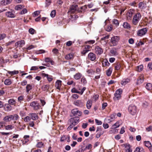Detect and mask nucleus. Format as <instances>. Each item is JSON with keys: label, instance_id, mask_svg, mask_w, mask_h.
Returning <instances> with one entry per match:
<instances>
[{"label": "nucleus", "instance_id": "obj_1", "mask_svg": "<svg viewBox=\"0 0 152 152\" xmlns=\"http://www.w3.org/2000/svg\"><path fill=\"white\" fill-rule=\"evenodd\" d=\"M69 121L71 124L67 129L68 131L70 130L74 126L77 124L79 122V119L78 117H75L70 118Z\"/></svg>", "mask_w": 152, "mask_h": 152}, {"label": "nucleus", "instance_id": "obj_2", "mask_svg": "<svg viewBox=\"0 0 152 152\" xmlns=\"http://www.w3.org/2000/svg\"><path fill=\"white\" fill-rule=\"evenodd\" d=\"M141 18V15L140 13L135 14L133 17L132 23L134 25H137Z\"/></svg>", "mask_w": 152, "mask_h": 152}, {"label": "nucleus", "instance_id": "obj_3", "mask_svg": "<svg viewBox=\"0 0 152 152\" xmlns=\"http://www.w3.org/2000/svg\"><path fill=\"white\" fill-rule=\"evenodd\" d=\"M122 91V90L121 88H119L116 90L114 94V97L113 98L114 100H117L120 99Z\"/></svg>", "mask_w": 152, "mask_h": 152}, {"label": "nucleus", "instance_id": "obj_4", "mask_svg": "<svg viewBox=\"0 0 152 152\" xmlns=\"http://www.w3.org/2000/svg\"><path fill=\"white\" fill-rule=\"evenodd\" d=\"M128 110L130 114L132 115H134L137 112L136 107L133 104H131L128 107Z\"/></svg>", "mask_w": 152, "mask_h": 152}, {"label": "nucleus", "instance_id": "obj_5", "mask_svg": "<svg viewBox=\"0 0 152 152\" xmlns=\"http://www.w3.org/2000/svg\"><path fill=\"white\" fill-rule=\"evenodd\" d=\"M119 39L120 38L118 36H114L112 37L111 39V42L113 44V46L116 45Z\"/></svg>", "mask_w": 152, "mask_h": 152}, {"label": "nucleus", "instance_id": "obj_6", "mask_svg": "<svg viewBox=\"0 0 152 152\" xmlns=\"http://www.w3.org/2000/svg\"><path fill=\"white\" fill-rule=\"evenodd\" d=\"M148 31L146 28H142L137 31V35L139 36H142L145 34Z\"/></svg>", "mask_w": 152, "mask_h": 152}, {"label": "nucleus", "instance_id": "obj_7", "mask_svg": "<svg viewBox=\"0 0 152 152\" xmlns=\"http://www.w3.org/2000/svg\"><path fill=\"white\" fill-rule=\"evenodd\" d=\"M30 106L33 107L34 110H37L40 107L39 103L37 101H34L31 102L30 104Z\"/></svg>", "mask_w": 152, "mask_h": 152}, {"label": "nucleus", "instance_id": "obj_8", "mask_svg": "<svg viewBox=\"0 0 152 152\" xmlns=\"http://www.w3.org/2000/svg\"><path fill=\"white\" fill-rule=\"evenodd\" d=\"M116 114L113 113L110 116L107 117L105 119V121L108 123L113 121L115 119Z\"/></svg>", "mask_w": 152, "mask_h": 152}, {"label": "nucleus", "instance_id": "obj_9", "mask_svg": "<svg viewBox=\"0 0 152 152\" xmlns=\"http://www.w3.org/2000/svg\"><path fill=\"white\" fill-rule=\"evenodd\" d=\"M118 54V53L115 48L111 49L110 51L109 55L111 56H115Z\"/></svg>", "mask_w": 152, "mask_h": 152}, {"label": "nucleus", "instance_id": "obj_10", "mask_svg": "<svg viewBox=\"0 0 152 152\" xmlns=\"http://www.w3.org/2000/svg\"><path fill=\"white\" fill-rule=\"evenodd\" d=\"M71 112L74 116H81L82 114V112L79 111L77 109H74L72 110Z\"/></svg>", "mask_w": 152, "mask_h": 152}, {"label": "nucleus", "instance_id": "obj_11", "mask_svg": "<svg viewBox=\"0 0 152 152\" xmlns=\"http://www.w3.org/2000/svg\"><path fill=\"white\" fill-rule=\"evenodd\" d=\"M77 6L76 4H73L72 5L70 8L68 12L70 13H73L75 11L77 10Z\"/></svg>", "mask_w": 152, "mask_h": 152}, {"label": "nucleus", "instance_id": "obj_12", "mask_svg": "<svg viewBox=\"0 0 152 152\" xmlns=\"http://www.w3.org/2000/svg\"><path fill=\"white\" fill-rule=\"evenodd\" d=\"M25 44V42L24 40L18 41L15 43V46L17 47H22Z\"/></svg>", "mask_w": 152, "mask_h": 152}, {"label": "nucleus", "instance_id": "obj_13", "mask_svg": "<svg viewBox=\"0 0 152 152\" xmlns=\"http://www.w3.org/2000/svg\"><path fill=\"white\" fill-rule=\"evenodd\" d=\"M89 59L91 61H94L96 59V56L95 54L92 53H90L88 55Z\"/></svg>", "mask_w": 152, "mask_h": 152}, {"label": "nucleus", "instance_id": "obj_14", "mask_svg": "<svg viewBox=\"0 0 152 152\" xmlns=\"http://www.w3.org/2000/svg\"><path fill=\"white\" fill-rule=\"evenodd\" d=\"M95 51L97 54L100 55L103 53V50L102 48L99 46H97L95 48Z\"/></svg>", "mask_w": 152, "mask_h": 152}, {"label": "nucleus", "instance_id": "obj_15", "mask_svg": "<svg viewBox=\"0 0 152 152\" xmlns=\"http://www.w3.org/2000/svg\"><path fill=\"white\" fill-rule=\"evenodd\" d=\"M124 146L126 148L125 152H132V149L131 148L130 145L129 144H125Z\"/></svg>", "mask_w": 152, "mask_h": 152}, {"label": "nucleus", "instance_id": "obj_16", "mask_svg": "<svg viewBox=\"0 0 152 152\" xmlns=\"http://www.w3.org/2000/svg\"><path fill=\"white\" fill-rule=\"evenodd\" d=\"M12 0H2L1 1L0 4L1 5L5 6L10 4Z\"/></svg>", "mask_w": 152, "mask_h": 152}, {"label": "nucleus", "instance_id": "obj_17", "mask_svg": "<svg viewBox=\"0 0 152 152\" xmlns=\"http://www.w3.org/2000/svg\"><path fill=\"white\" fill-rule=\"evenodd\" d=\"M144 81V76L143 75H141L138 77L137 80V84L139 85L141 84Z\"/></svg>", "mask_w": 152, "mask_h": 152}, {"label": "nucleus", "instance_id": "obj_18", "mask_svg": "<svg viewBox=\"0 0 152 152\" xmlns=\"http://www.w3.org/2000/svg\"><path fill=\"white\" fill-rule=\"evenodd\" d=\"M42 75L44 77H46L48 80L49 82L51 81L53 79L52 76L51 75H48V74H46L43 73L42 74Z\"/></svg>", "mask_w": 152, "mask_h": 152}, {"label": "nucleus", "instance_id": "obj_19", "mask_svg": "<svg viewBox=\"0 0 152 152\" xmlns=\"http://www.w3.org/2000/svg\"><path fill=\"white\" fill-rule=\"evenodd\" d=\"M29 115L33 120H35L38 118V116L35 113H30Z\"/></svg>", "mask_w": 152, "mask_h": 152}, {"label": "nucleus", "instance_id": "obj_20", "mask_svg": "<svg viewBox=\"0 0 152 152\" xmlns=\"http://www.w3.org/2000/svg\"><path fill=\"white\" fill-rule=\"evenodd\" d=\"M61 81L59 80H58L56 82L55 86L59 90L60 89V88L61 85Z\"/></svg>", "mask_w": 152, "mask_h": 152}, {"label": "nucleus", "instance_id": "obj_21", "mask_svg": "<svg viewBox=\"0 0 152 152\" xmlns=\"http://www.w3.org/2000/svg\"><path fill=\"white\" fill-rule=\"evenodd\" d=\"M74 104L77 106L82 107L83 105V103L81 100H78L74 102Z\"/></svg>", "mask_w": 152, "mask_h": 152}, {"label": "nucleus", "instance_id": "obj_22", "mask_svg": "<svg viewBox=\"0 0 152 152\" xmlns=\"http://www.w3.org/2000/svg\"><path fill=\"white\" fill-rule=\"evenodd\" d=\"M144 143L145 146L148 148L151 151H152V145L151 143L148 141H145Z\"/></svg>", "mask_w": 152, "mask_h": 152}, {"label": "nucleus", "instance_id": "obj_23", "mask_svg": "<svg viewBox=\"0 0 152 152\" xmlns=\"http://www.w3.org/2000/svg\"><path fill=\"white\" fill-rule=\"evenodd\" d=\"M6 15L9 18H13L15 17V15L14 13L10 11H8L6 13Z\"/></svg>", "mask_w": 152, "mask_h": 152}, {"label": "nucleus", "instance_id": "obj_24", "mask_svg": "<svg viewBox=\"0 0 152 152\" xmlns=\"http://www.w3.org/2000/svg\"><path fill=\"white\" fill-rule=\"evenodd\" d=\"M29 137V136L28 135H26L24 136V140L22 141L23 145L26 144L29 141L28 138Z\"/></svg>", "mask_w": 152, "mask_h": 152}, {"label": "nucleus", "instance_id": "obj_25", "mask_svg": "<svg viewBox=\"0 0 152 152\" xmlns=\"http://www.w3.org/2000/svg\"><path fill=\"white\" fill-rule=\"evenodd\" d=\"M92 101L90 100H88L86 102V107L88 109H90L91 107L92 104Z\"/></svg>", "mask_w": 152, "mask_h": 152}, {"label": "nucleus", "instance_id": "obj_26", "mask_svg": "<svg viewBox=\"0 0 152 152\" xmlns=\"http://www.w3.org/2000/svg\"><path fill=\"white\" fill-rule=\"evenodd\" d=\"M73 54L72 53H70L66 55L65 57V58L67 60H69L73 58Z\"/></svg>", "mask_w": 152, "mask_h": 152}, {"label": "nucleus", "instance_id": "obj_27", "mask_svg": "<svg viewBox=\"0 0 152 152\" xmlns=\"http://www.w3.org/2000/svg\"><path fill=\"white\" fill-rule=\"evenodd\" d=\"M121 124L119 121H117L116 123L112 126V128L113 129H115L118 127Z\"/></svg>", "mask_w": 152, "mask_h": 152}, {"label": "nucleus", "instance_id": "obj_28", "mask_svg": "<svg viewBox=\"0 0 152 152\" xmlns=\"http://www.w3.org/2000/svg\"><path fill=\"white\" fill-rule=\"evenodd\" d=\"M81 76L82 74L80 73H78L74 75V78L76 80H78L80 79Z\"/></svg>", "mask_w": 152, "mask_h": 152}, {"label": "nucleus", "instance_id": "obj_29", "mask_svg": "<svg viewBox=\"0 0 152 152\" xmlns=\"http://www.w3.org/2000/svg\"><path fill=\"white\" fill-rule=\"evenodd\" d=\"M129 81V79L128 78L126 79H123V80L121 81V84L122 85H125L127 83H128Z\"/></svg>", "mask_w": 152, "mask_h": 152}, {"label": "nucleus", "instance_id": "obj_30", "mask_svg": "<svg viewBox=\"0 0 152 152\" xmlns=\"http://www.w3.org/2000/svg\"><path fill=\"white\" fill-rule=\"evenodd\" d=\"M4 120L6 122H9L12 120L11 115H7L4 117Z\"/></svg>", "mask_w": 152, "mask_h": 152}, {"label": "nucleus", "instance_id": "obj_31", "mask_svg": "<svg viewBox=\"0 0 152 152\" xmlns=\"http://www.w3.org/2000/svg\"><path fill=\"white\" fill-rule=\"evenodd\" d=\"M12 83L11 80L9 79H6L4 82V84L6 85H10Z\"/></svg>", "mask_w": 152, "mask_h": 152}, {"label": "nucleus", "instance_id": "obj_32", "mask_svg": "<svg viewBox=\"0 0 152 152\" xmlns=\"http://www.w3.org/2000/svg\"><path fill=\"white\" fill-rule=\"evenodd\" d=\"M113 68L112 67H110L106 71V75L108 76H110L111 75Z\"/></svg>", "mask_w": 152, "mask_h": 152}, {"label": "nucleus", "instance_id": "obj_33", "mask_svg": "<svg viewBox=\"0 0 152 152\" xmlns=\"http://www.w3.org/2000/svg\"><path fill=\"white\" fill-rule=\"evenodd\" d=\"M35 48V47L33 45H31L29 46H27L26 47L24 48V51H26V50H31L32 49L34 48Z\"/></svg>", "mask_w": 152, "mask_h": 152}, {"label": "nucleus", "instance_id": "obj_34", "mask_svg": "<svg viewBox=\"0 0 152 152\" xmlns=\"http://www.w3.org/2000/svg\"><path fill=\"white\" fill-rule=\"evenodd\" d=\"M123 27L127 29H129L130 28V25L127 22H124L123 25Z\"/></svg>", "mask_w": 152, "mask_h": 152}, {"label": "nucleus", "instance_id": "obj_35", "mask_svg": "<svg viewBox=\"0 0 152 152\" xmlns=\"http://www.w3.org/2000/svg\"><path fill=\"white\" fill-rule=\"evenodd\" d=\"M50 86L49 85H44L42 87V89L44 91H47L50 87Z\"/></svg>", "mask_w": 152, "mask_h": 152}, {"label": "nucleus", "instance_id": "obj_36", "mask_svg": "<svg viewBox=\"0 0 152 152\" xmlns=\"http://www.w3.org/2000/svg\"><path fill=\"white\" fill-rule=\"evenodd\" d=\"M146 89L148 90H150L152 89V84L150 83H147L145 86Z\"/></svg>", "mask_w": 152, "mask_h": 152}, {"label": "nucleus", "instance_id": "obj_37", "mask_svg": "<svg viewBox=\"0 0 152 152\" xmlns=\"http://www.w3.org/2000/svg\"><path fill=\"white\" fill-rule=\"evenodd\" d=\"M8 73H9V74L10 75H16L19 73V71H16V70H14V71H8Z\"/></svg>", "mask_w": 152, "mask_h": 152}, {"label": "nucleus", "instance_id": "obj_38", "mask_svg": "<svg viewBox=\"0 0 152 152\" xmlns=\"http://www.w3.org/2000/svg\"><path fill=\"white\" fill-rule=\"evenodd\" d=\"M12 120L15 121L18 119L19 118L17 114L11 115Z\"/></svg>", "mask_w": 152, "mask_h": 152}, {"label": "nucleus", "instance_id": "obj_39", "mask_svg": "<svg viewBox=\"0 0 152 152\" xmlns=\"http://www.w3.org/2000/svg\"><path fill=\"white\" fill-rule=\"evenodd\" d=\"M5 111H10L12 109L11 106L9 104H7L5 105V107L4 108Z\"/></svg>", "mask_w": 152, "mask_h": 152}, {"label": "nucleus", "instance_id": "obj_40", "mask_svg": "<svg viewBox=\"0 0 152 152\" xmlns=\"http://www.w3.org/2000/svg\"><path fill=\"white\" fill-rule=\"evenodd\" d=\"M143 69V66L142 65H141L137 67L136 70L138 72H140L142 71Z\"/></svg>", "mask_w": 152, "mask_h": 152}, {"label": "nucleus", "instance_id": "obj_41", "mask_svg": "<svg viewBox=\"0 0 152 152\" xmlns=\"http://www.w3.org/2000/svg\"><path fill=\"white\" fill-rule=\"evenodd\" d=\"M9 104L11 105H14L15 104V101L13 99H11L8 101Z\"/></svg>", "mask_w": 152, "mask_h": 152}, {"label": "nucleus", "instance_id": "obj_42", "mask_svg": "<svg viewBox=\"0 0 152 152\" xmlns=\"http://www.w3.org/2000/svg\"><path fill=\"white\" fill-rule=\"evenodd\" d=\"M102 64L103 66H109L110 64L107 60L104 61Z\"/></svg>", "mask_w": 152, "mask_h": 152}, {"label": "nucleus", "instance_id": "obj_43", "mask_svg": "<svg viewBox=\"0 0 152 152\" xmlns=\"http://www.w3.org/2000/svg\"><path fill=\"white\" fill-rule=\"evenodd\" d=\"M23 7V6L21 4L18 5L15 7V9L16 10H20L21 8Z\"/></svg>", "mask_w": 152, "mask_h": 152}, {"label": "nucleus", "instance_id": "obj_44", "mask_svg": "<svg viewBox=\"0 0 152 152\" xmlns=\"http://www.w3.org/2000/svg\"><path fill=\"white\" fill-rule=\"evenodd\" d=\"M44 145L43 143L41 142H38L36 145V146L38 148H42Z\"/></svg>", "mask_w": 152, "mask_h": 152}, {"label": "nucleus", "instance_id": "obj_45", "mask_svg": "<svg viewBox=\"0 0 152 152\" xmlns=\"http://www.w3.org/2000/svg\"><path fill=\"white\" fill-rule=\"evenodd\" d=\"M26 92L28 93L30 90L32 89V87L30 84H28L26 86Z\"/></svg>", "mask_w": 152, "mask_h": 152}, {"label": "nucleus", "instance_id": "obj_46", "mask_svg": "<svg viewBox=\"0 0 152 152\" xmlns=\"http://www.w3.org/2000/svg\"><path fill=\"white\" fill-rule=\"evenodd\" d=\"M4 63V60L2 58L0 57V67H4V66L3 65Z\"/></svg>", "mask_w": 152, "mask_h": 152}, {"label": "nucleus", "instance_id": "obj_47", "mask_svg": "<svg viewBox=\"0 0 152 152\" xmlns=\"http://www.w3.org/2000/svg\"><path fill=\"white\" fill-rule=\"evenodd\" d=\"M113 29V26L111 25H109L107 26V28H106V30L108 32L110 31Z\"/></svg>", "mask_w": 152, "mask_h": 152}, {"label": "nucleus", "instance_id": "obj_48", "mask_svg": "<svg viewBox=\"0 0 152 152\" xmlns=\"http://www.w3.org/2000/svg\"><path fill=\"white\" fill-rule=\"evenodd\" d=\"M81 83L84 84V85H86L87 83V81L86 80V78L83 77L81 79Z\"/></svg>", "mask_w": 152, "mask_h": 152}, {"label": "nucleus", "instance_id": "obj_49", "mask_svg": "<svg viewBox=\"0 0 152 152\" xmlns=\"http://www.w3.org/2000/svg\"><path fill=\"white\" fill-rule=\"evenodd\" d=\"M71 92L72 93H76L77 94H80V91L76 89L75 88H74L71 90Z\"/></svg>", "mask_w": 152, "mask_h": 152}, {"label": "nucleus", "instance_id": "obj_50", "mask_svg": "<svg viewBox=\"0 0 152 152\" xmlns=\"http://www.w3.org/2000/svg\"><path fill=\"white\" fill-rule=\"evenodd\" d=\"M56 14V11L55 10H54L52 11L50 14V15L51 17L54 18Z\"/></svg>", "mask_w": 152, "mask_h": 152}, {"label": "nucleus", "instance_id": "obj_51", "mask_svg": "<svg viewBox=\"0 0 152 152\" xmlns=\"http://www.w3.org/2000/svg\"><path fill=\"white\" fill-rule=\"evenodd\" d=\"M99 97V96L97 94L94 95L93 97V100H94V101L96 102L98 99Z\"/></svg>", "mask_w": 152, "mask_h": 152}, {"label": "nucleus", "instance_id": "obj_52", "mask_svg": "<svg viewBox=\"0 0 152 152\" xmlns=\"http://www.w3.org/2000/svg\"><path fill=\"white\" fill-rule=\"evenodd\" d=\"M136 151H138V152H145L143 149L142 148L137 147L136 148Z\"/></svg>", "mask_w": 152, "mask_h": 152}, {"label": "nucleus", "instance_id": "obj_53", "mask_svg": "<svg viewBox=\"0 0 152 152\" xmlns=\"http://www.w3.org/2000/svg\"><path fill=\"white\" fill-rule=\"evenodd\" d=\"M13 127L12 125H8L5 127V129L7 130H10L12 129Z\"/></svg>", "mask_w": 152, "mask_h": 152}, {"label": "nucleus", "instance_id": "obj_54", "mask_svg": "<svg viewBox=\"0 0 152 152\" xmlns=\"http://www.w3.org/2000/svg\"><path fill=\"white\" fill-rule=\"evenodd\" d=\"M67 139V136L63 135L61 138L60 141L61 142H63Z\"/></svg>", "mask_w": 152, "mask_h": 152}, {"label": "nucleus", "instance_id": "obj_55", "mask_svg": "<svg viewBox=\"0 0 152 152\" xmlns=\"http://www.w3.org/2000/svg\"><path fill=\"white\" fill-rule=\"evenodd\" d=\"M85 147L87 149L90 150L92 148V146L91 144H88Z\"/></svg>", "mask_w": 152, "mask_h": 152}, {"label": "nucleus", "instance_id": "obj_56", "mask_svg": "<svg viewBox=\"0 0 152 152\" xmlns=\"http://www.w3.org/2000/svg\"><path fill=\"white\" fill-rule=\"evenodd\" d=\"M100 42L103 46H104L107 43V40H100Z\"/></svg>", "mask_w": 152, "mask_h": 152}, {"label": "nucleus", "instance_id": "obj_57", "mask_svg": "<svg viewBox=\"0 0 152 152\" xmlns=\"http://www.w3.org/2000/svg\"><path fill=\"white\" fill-rule=\"evenodd\" d=\"M39 13L40 12L39 11H35L34 12L33 14V16L34 17H36L38 15Z\"/></svg>", "mask_w": 152, "mask_h": 152}, {"label": "nucleus", "instance_id": "obj_58", "mask_svg": "<svg viewBox=\"0 0 152 152\" xmlns=\"http://www.w3.org/2000/svg\"><path fill=\"white\" fill-rule=\"evenodd\" d=\"M31 118L29 116H26L24 118V121L26 122H28L29 121H30Z\"/></svg>", "mask_w": 152, "mask_h": 152}, {"label": "nucleus", "instance_id": "obj_59", "mask_svg": "<svg viewBox=\"0 0 152 152\" xmlns=\"http://www.w3.org/2000/svg\"><path fill=\"white\" fill-rule=\"evenodd\" d=\"M95 42V41L94 40H90L86 41L85 43H89V44H93Z\"/></svg>", "mask_w": 152, "mask_h": 152}, {"label": "nucleus", "instance_id": "obj_60", "mask_svg": "<svg viewBox=\"0 0 152 152\" xmlns=\"http://www.w3.org/2000/svg\"><path fill=\"white\" fill-rule=\"evenodd\" d=\"M109 38V35H108L102 38L100 40H105L108 39Z\"/></svg>", "mask_w": 152, "mask_h": 152}, {"label": "nucleus", "instance_id": "obj_61", "mask_svg": "<svg viewBox=\"0 0 152 152\" xmlns=\"http://www.w3.org/2000/svg\"><path fill=\"white\" fill-rule=\"evenodd\" d=\"M148 103L146 101L142 103V106L144 107H146L148 106Z\"/></svg>", "mask_w": 152, "mask_h": 152}, {"label": "nucleus", "instance_id": "obj_62", "mask_svg": "<svg viewBox=\"0 0 152 152\" xmlns=\"http://www.w3.org/2000/svg\"><path fill=\"white\" fill-rule=\"evenodd\" d=\"M6 36V35L4 34H0V40L4 39Z\"/></svg>", "mask_w": 152, "mask_h": 152}, {"label": "nucleus", "instance_id": "obj_63", "mask_svg": "<svg viewBox=\"0 0 152 152\" xmlns=\"http://www.w3.org/2000/svg\"><path fill=\"white\" fill-rule=\"evenodd\" d=\"M95 121L97 124L98 125H100L102 124V122L101 121L97 119H95Z\"/></svg>", "mask_w": 152, "mask_h": 152}, {"label": "nucleus", "instance_id": "obj_64", "mask_svg": "<svg viewBox=\"0 0 152 152\" xmlns=\"http://www.w3.org/2000/svg\"><path fill=\"white\" fill-rule=\"evenodd\" d=\"M113 23L116 26H118L119 25V23L118 20L116 19H114L113 20Z\"/></svg>", "mask_w": 152, "mask_h": 152}]
</instances>
